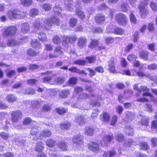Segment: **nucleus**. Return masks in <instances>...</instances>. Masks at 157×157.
Masks as SVG:
<instances>
[{"label": "nucleus", "instance_id": "obj_6", "mask_svg": "<svg viewBox=\"0 0 157 157\" xmlns=\"http://www.w3.org/2000/svg\"><path fill=\"white\" fill-rule=\"evenodd\" d=\"M138 6L140 11V15L142 18H145L149 13L147 9L141 5H139Z\"/></svg>", "mask_w": 157, "mask_h": 157}, {"label": "nucleus", "instance_id": "obj_8", "mask_svg": "<svg viewBox=\"0 0 157 157\" xmlns=\"http://www.w3.org/2000/svg\"><path fill=\"white\" fill-rule=\"evenodd\" d=\"M95 19L97 24L102 25L105 21V17L101 14H98L95 17Z\"/></svg>", "mask_w": 157, "mask_h": 157}, {"label": "nucleus", "instance_id": "obj_50", "mask_svg": "<svg viewBox=\"0 0 157 157\" xmlns=\"http://www.w3.org/2000/svg\"><path fill=\"white\" fill-rule=\"evenodd\" d=\"M130 19L131 23L136 24V19L135 16L132 13H131L130 15Z\"/></svg>", "mask_w": 157, "mask_h": 157}, {"label": "nucleus", "instance_id": "obj_11", "mask_svg": "<svg viewBox=\"0 0 157 157\" xmlns=\"http://www.w3.org/2000/svg\"><path fill=\"white\" fill-rule=\"evenodd\" d=\"M76 10V13L80 19H83L85 17V15L84 14L83 12L81 10V7L80 6L79 4L75 6Z\"/></svg>", "mask_w": 157, "mask_h": 157}, {"label": "nucleus", "instance_id": "obj_20", "mask_svg": "<svg viewBox=\"0 0 157 157\" xmlns=\"http://www.w3.org/2000/svg\"><path fill=\"white\" fill-rule=\"evenodd\" d=\"M58 147L61 150L66 151L67 149V146L66 143L64 141H60L58 143Z\"/></svg>", "mask_w": 157, "mask_h": 157}, {"label": "nucleus", "instance_id": "obj_56", "mask_svg": "<svg viewBox=\"0 0 157 157\" xmlns=\"http://www.w3.org/2000/svg\"><path fill=\"white\" fill-rule=\"evenodd\" d=\"M0 136L4 140H7L9 137V134L6 132H2L0 133Z\"/></svg>", "mask_w": 157, "mask_h": 157}, {"label": "nucleus", "instance_id": "obj_35", "mask_svg": "<svg viewBox=\"0 0 157 157\" xmlns=\"http://www.w3.org/2000/svg\"><path fill=\"white\" fill-rule=\"evenodd\" d=\"M71 2L72 0H66L65 1V3L69 10L72 11L73 9L72 7Z\"/></svg>", "mask_w": 157, "mask_h": 157}, {"label": "nucleus", "instance_id": "obj_37", "mask_svg": "<svg viewBox=\"0 0 157 157\" xmlns=\"http://www.w3.org/2000/svg\"><path fill=\"white\" fill-rule=\"evenodd\" d=\"M133 128L129 127L126 126L125 129L126 134L128 135H132L133 134Z\"/></svg>", "mask_w": 157, "mask_h": 157}, {"label": "nucleus", "instance_id": "obj_36", "mask_svg": "<svg viewBox=\"0 0 157 157\" xmlns=\"http://www.w3.org/2000/svg\"><path fill=\"white\" fill-rule=\"evenodd\" d=\"M38 10L37 9L34 8L30 11L29 15L32 17H34L38 14Z\"/></svg>", "mask_w": 157, "mask_h": 157}, {"label": "nucleus", "instance_id": "obj_1", "mask_svg": "<svg viewBox=\"0 0 157 157\" xmlns=\"http://www.w3.org/2000/svg\"><path fill=\"white\" fill-rule=\"evenodd\" d=\"M8 17L10 19H16L23 18L26 15V13L18 10H10L7 12Z\"/></svg>", "mask_w": 157, "mask_h": 157}, {"label": "nucleus", "instance_id": "obj_31", "mask_svg": "<svg viewBox=\"0 0 157 157\" xmlns=\"http://www.w3.org/2000/svg\"><path fill=\"white\" fill-rule=\"evenodd\" d=\"M77 81L78 78H77L73 77L70 78L68 80V82L70 85H74L77 84Z\"/></svg>", "mask_w": 157, "mask_h": 157}, {"label": "nucleus", "instance_id": "obj_38", "mask_svg": "<svg viewBox=\"0 0 157 157\" xmlns=\"http://www.w3.org/2000/svg\"><path fill=\"white\" fill-rule=\"evenodd\" d=\"M42 21V19H40V20H37L34 22L33 25L34 27L38 30L40 27H41L42 25L40 23V21Z\"/></svg>", "mask_w": 157, "mask_h": 157}, {"label": "nucleus", "instance_id": "obj_7", "mask_svg": "<svg viewBox=\"0 0 157 157\" xmlns=\"http://www.w3.org/2000/svg\"><path fill=\"white\" fill-rule=\"evenodd\" d=\"M83 136L80 134H78L75 135L72 139L73 142L77 145H80L83 144Z\"/></svg>", "mask_w": 157, "mask_h": 157}, {"label": "nucleus", "instance_id": "obj_2", "mask_svg": "<svg viewBox=\"0 0 157 157\" xmlns=\"http://www.w3.org/2000/svg\"><path fill=\"white\" fill-rule=\"evenodd\" d=\"M116 20L119 24L122 25H126L128 21L126 17L121 13H119L116 15Z\"/></svg>", "mask_w": 157, "mask_h": 157}, {"label": "nucleus", "instance_id": "obj_61", "mask_svg": "<svg viewBox=\"0 0 157 157\" xmlns=\"http://www.w3.org/2000/svg\"><path fill=\"white\" fill-rule=\"evenodd\" d=\"M35 90L32 89H28L26 90L25 93V94H33L35 93Z\"/></svg>", "mask_w": 157, "mask_h": 157}, {"label": "nucleus", "instance_id": "obj_13", "mask_svg": "<svg viewBox=\"0 0 157 157\" xmlns=\"http://www.w3.org/2000/svg\"><path fill=\"white\" fill-rule=\"evenodd\" d=\"M43 26V27L47 29L50 30L51 29L52 26V24L50 18L44 20Z\"/></svg>", "mask_w": 157, "mask_h": 157}, {"label": "nucleus", "instance_id": "obj_39", "mask_svg": "<svg viewBox=\"0 0 157 157\" xmlns=\"http://www.w3.org/2000/svg\"><path fill=\"white\" fill-rule=\"evenodd\" d=\"M116 139L119 142H121L124 140V136L121 133H118L115 136Z\"/></svg>", "mask_w": 157, "mask_h": 157}, {"label": "nucleus", "instance_id": "obj_41", "mask_svg": "<svg viewBox=\"0 0 157 157\" xmlns=\"http://www.w3.org/2000/svg\"><path fill=\"white\" fill-rule=\"evenodd\" d=\"M77 22V19L74 18H71L69 22L70 26L72 27H74L76 25Z\"/></svg>", "mask_w": 157, "mask_h": 157}, {"label": "nucleus", "instance_id": "obj_45", "mask_svg": "<svg viewBox=\"0 0 157 157\" xmlns=\"http://www.w3.org/2000/svg\"><path fill=\"white\" fill-rule=\"evenodd\" d=\"M52 41L54 43L58 44L61 42V38L59 36L56 35L53 37Z\"/></svg>", "mask_w": 157, "mask_h": 157}, {"label": "nucleus", "instance_id": "obj_18", "mask_svg": "<svg viewBox=\"0 0 157 157\" xmlns=\"http://www.w3.org/2000/svg\"><path fill=\"white\" fill-rule=\"evenodd\" d=\"M52 134L51 132L48 130L46 129L42 131L40 133V137H48L50 136Z\"/></svg>", "mask_w": 157, "mask_h": 157}, {"label": "nucleus", "instance_id": "obj_9", "mask_svg": "<svg viewBox=\"0 0 157 157\" xmlns=\"http://www.w3.org/2000/svg\"><path fill=\"white\" fill-rule=\"evenodd\" d=\"M77 38L74 36H71L68 37L67 36H65L63 39V44L65 43L66 44H68V42L71 44L73 43L76 40Z\"/></svg>", "mask_w": 157, "mask_h": 157}, {"label": "nucleus", "instance_id": "obj_25", "mask_svg": "<svg viewBox=\"0 0 157 157\" xmlns=\"http://www.w3.org/2000/svg\"><path fill=\"white\" fill-rule=\"evenodd\" d=\"M71 126V123L68 121L61 124L60 127L62 130L68 129Z\"/></svg>", "mask_w": 157, "mask_h": 157}, {"label": "nucleus", "instance_id": "obj_10", "mask_svg": "<svg viewBox=\"0 0 157 157\" xmlns=\"http://www.w3.org/2000/svg\"><path fill=\"white\" fill-rule=\"evenodd\" d=\"M86 43L87 40L86 38L83 36H81L78 40V46L80 48H83L85 45Z\"/></svg>", "mask_w": 157, "mask_h": 157}, {"label": "nucleus", "instance_id": "obj_54", "mask_svg": "<svg viewBox=\"0 0 157 157\" xmlns=\"http://www.w3.org/2000/svg\"><path fill=\"white\" fill-rule=\"evenodd\" d=\"M140 146L141 147L142 149L147 150L149 148L147 143L145 142H142L140 144Z\"/></svg>", "mask_w": 157, "mask_h": 157}, {"label": "nucleus", "instance_id": "obj_3", "mask_svg": "<svg viewBox=\"0 0 157 157\" xmlns=\"http://www.w3.org/2000/svg\"><path fill=\"white\" fill-rule=\"evenodd\" d=\"M17 28L15 26H10L5 29L4 33L5 36H12L14 35L17 31Z\"/></svg>", "mask_w": 157, "mask_h": 157}, {"label": "nucleus", "instance_id": "obj_42", "mask_svg": "<svg viewBox=\"0 0 157 157\" xmlns=\"http://www.w3.org/2000/svg\"><path fill=\"white\" fill-rule=\"evenodd\" d=\"M98 41L96 40H93L91 42L90 44L88 46L89 47L91 48H93L95 47L98 44Z\"/></svg>", "mask_w": 157, "mask_h": 157}, {"label": "nucleus", "instance_id": "obj_63", "mask_svg": "<svg viewBox=\"0 0 157 157\" xmlns=\"http://www.w3.org/2000/svg\"><path fill=\"white\" fill-rule=\"evenodd\" d=\"M86 70L89 72V75L90 77H92L95 74V71L92 69L87 68L86 69Z\"/></svg>", "mask_w": 157, "mask_h": 157}, {"label": "nucleus", "instance_id": "obj_64", "mask_svg": "<svg viewBox=\"0 0 157 157\" xmlns=\"http://www.w3.org/2000/svg\"><path fill=\"white\" fill-rule=\"evenodd\" d=\"M43 9L46 11H48L51 8V6L48 4H45L44 5L42 6Z\"/></svg>", "mask_w": 157, "mask_h": 157}, {"label": "nucleus", "instance_id": "obj_59", "mask_svg": "<svg viewBox=\"0 0 157 157\" xmlns=\"http://www.w3.org/2000/svg\"><path fill=\"white\" fill-rule=\"evenodd\" d=\"M133 143L132 140H128L126 141L124 145L125 147H129Z\"/></svg>", "mask_w": 157, "mask_h": 157}, {"label": "nucleus", "instance_id": "obj_30", "mask_svg": "<svg viewBox=\"0 0 157 157\" xmlns=\"http://www.w3.org/2000/svg\"><path fill=\"white\" fill-rule=\"evenodd\" d=\"M148 53L147 51H142L140 52L139 54L140 57L143 59L145 60L147 59L148 55Z\"/></svg>", "mask_w": 157, "mask_h": 157}, {"label": "nucleus", "instance_id": "obj_60", "mask_svg": "<svg viewBox=\"0 0 157 157\" xmlns=\"http://www.w3.org/2000/svg\"><path fill=\"white\" fill-rule=\"evenodd\" d=\"M137 58V57L135 55L131 54L128 56V59L130 61H132L135 60Z\"/></svg>", "mask_w": 157, "mask_h": 157}, {"label": "nucleus", "instance_id": "obj_14", "mask_svg": "<svg viewBox=\"0 0 157 157\" xmlns=\"http://www.w3.org/2000/svg\"><path fill=\"white\" fill-rule=\"evenodd\" d=\"M100 119L101 120L104 122L109 121L110 120V116L107 113L103 112L100 115Z\"/></svg>", "mask_w": 157, "mask_h": 157}, {"label": "nucleus", "instance_id": "obj_5", "mask_svg": "<svg viewBox=\"0 0 157 157\" xmlns=\"http://www.w3.org/2000/svg\"><path fill=\"white\" fill-rule=\"evenodd\" d=\"M103 144L101 142L100 144L98 143L92 142L88 144L89 149L95 152H98L99 151V147Z\"/></svg>", "mask_w": 157, "mask_h": 157}, {"label": "nucleus", "instance_id": "obj_24", "mask_svg": "<svg viewBox=\"0 0 157 157\" xmlns=\"http://www.w3.org/2000/svg\"><path fill=\"white\" fill-rule=\"evenodd\" d=\"M69 93L70 92L69 90H63L60 92L59 96L62 98H65L68 96Z\"/></svg>", "mask_w": 157, "mask_h": 157}, {"label": "nucleus", "instance_id": "obj_48", "mask_svg": "<svg viewBox=\"0 0 157 157\" xmlns=\"http://www.w3.org/2000/svg\"><path fill=\"white\" fill-rule=\"evenodd\" d=\"M38 132L37 127L36 126H34L31 128L30 134L32 135H36Z\"/></svg>", "mask_w": 157, "mask_h": 157}, {"label": "nucleus", "instance_id": "obj_47", "mask_svg": "<svg viewBox=\"0 0 157 157\" xmlns=\"http://www.w3.org/2000/svg\"><path fill=\"white\" fill-rule=\"evenodd\" d=\"M150 6L154 11H157V3L151 1L150 4Z\"/></svg>", "mask_w": 157, "mask_h": 157}, {"label": "nucleus", "instance_id": "obj_33", "mask_svg": "<svg viewBox=\"0 0 157 157\" xmlns=\"http://www.w3.org/2000/svg\"><path fill=\"white\" fill-rule=\"evenodd\" d=\"M20 1L22 4L27 6H30L32 2V0H20Z\"/></svg>", "mask_w": 157, "mask_h": 157}, {"label": "nucleus", "instance_id": "obj_12", "mask_svg": "<svg viewBox=\"0 0 157 157\" xmlns=\"http://www.w3.org/2000/svg\"><path fill=\"white\" fill-rule=\"evenodd\" d=\"M115 63L113 60H111L108 63V69L111 72L113 73H116L115 67Z\"/></svg>", "mask_w": 157, "mask_h": 157}, {"label": "nucleus", "instance_id": "obj_22", "mask_svg": "<svg viewBox=\"0 0 157 157\" xmlns=\"http://www.w3.org/2000/svg\"><path fill=\"white\" fill-rule=\"evenodd\" d=\"M44 149V147L43 146V144L41 142L38 143L37 144L35 149L36 151L39 152L43 151Z\"/></svg>", "mask_w": 157, "mask_h": 157}, {"label": "nucleus", "instance_id": "obj_58", "mask_svg": "<svg viewBox=\"0 0 157 157\" xmlns=\"http://www.w3.org/2000/svg\"><path fill=\"white\" fill-rule=\"evenodd\" d=\"M52 79V77L47 76L41 78L42 81L44 83L48 82Z\"/></svg>", "mask_w": 157, "mask_h": 157}, {"label": "nucleus", "instance_id": "obj_51", "mask_svg": "<svg viewBox=\"0 0 157 157\" xmlns=\"http://www.w3.org/2000/svg\"><path fill=\"white\" fill-rule=\"evenodd\" d=\"M117 117L114 115L112 118L110 124L111 125L114 126L117 121Z\"/></svg>", "mask_w": 157, "mask_h": 157}, {"label": "nucleus", "instance_id": "obj_53", "mask_svg": "<svg viewBox=\"0 0 157 157\" xmlns=\"http://www.w3.org/2000/svg\"><path fill=\"white\" fill-rule=\"evenodd\" d=\"M128 5L127 3H123L121 5V9L123 12H126L128 10Z\"/></svg>", "mask_w": 157, "mask_h": 157}, {"label": "nucleus", "instance_id": "obj_43", "mask_svg": "<svg viewBox=\"0 0 157 157\" xmlns=\"http://www.w3.org/2000/svg\"><path fill=\"white\" fill-rule=\"evenodd\" d=\"M124 32V30L119 27L116 28L114 30V33L117 34L122 35Z\"/></svg>", "mask_w": 157, "mask_h": 157}, {"label": "nucleus", "instance_id": "obj_16", "mask_svg": "<svg viewBox=\"0 0 157 157\" xmlns=\"http://www.w3.org/2000/svg\"><path fill=\"white\" fill-rule=\"evenodd\" d=\"M113 137L112 136L106 135L104 136L102 139L103 142L104 143V145H107L113 139Z\"/></svg>", "mask_w": 157, "mask_h": 157}, {"label": "nucleus", "instance_id": "obj_55", "mask_svg": "<svg viewBox=\"0 0 157 157\" xmlns=\"http://www.w3.org/2000/svg\"><path fill=\"white\" fill-rule=\"evenodd\" d=\"M53 10L56 14H57L58 15L60 14V11H61V9L58 5L55 6V7L53 8Z\"/></svg>", "mask_w": 157, "mask_h": 157}, {"label": "nucleus", "instance_id": "obj_52", "mask_svg": "<svg viewBox=\"0 0 157 157\" xmlns=\"http://www.w3.org/2000/svg\"><path fill=\"white\" fill-rule=\"evenodd\" d=\"M132 71L134 72V73L132 74V75H136V74L138 76L140 77H143L145 75V74L144 72L142 71H139L138 72H136L135 70H133Z\"/></svg>", "mask_w": 157, "mask_h": 157}, {"label": "nucleus", "instance_id": "obj_27", "mask_svg": "<svg viewBox=\"0 0 157 157\" xmlns=\"http://www.w3.org/2000/svg\"><path fill=\"white\" fill-rule=\"evenodd\" d=\"M7 44L10 46H14L19 44V43L15 40L11 39L8 40L7 42Z\"/></svg>", "mask_w": 157, "mask_h": 157}, {"label": "nucleus", "instance_id": "obj_23", "mask_svg": "<svg viewBox=\"0 0 157 157\" xmlns=\"http://www.w3.org/2000/svg\"><path fill=\"white\" fill-rule=\"evenodd\" d=\"M85 119L84 117L81 116H77L75 118L76 122L78 123V124H84L85 122Z\"/></svg>", "mask_w": 157, "mask_h": 157}, {"label": "nucleus", "instance_id": "obj_19", "mask_svg": "<svg viewBox=\"0 0 157 157\" xmlns=\"http://www.w3.org/2000/svg\"><path fill=\"white\" fill-rule=\"evenodd\" d=\"M93 129L90 127H86L85 129V133L88 136H91L94 133Z\"/></svg>", "mask_w": 157, "mask_h": 157}, {"label": "nucleus", "instance_id": "obj_21", "mask_svg": "<svg viewBox=\"0 0 157 157\" xmlns=\"http://www.w3.org/2000/svg\"><path fill=\"white\" fill-rule=\"evenodd\" d=\"M27 54L31 56H35L38 55L39 51H36L31 49H29L27 51Z\"/></svg>", "mask_w": 157, "mask_h": 157}, {"label": "nucleus", "instance_id": "obj_62", "mask_svg": "<svg viewBox=\"0 0 157 157\" xmlns=\"http://www.w3.org/2000/svg\"><path fill=\"white\" fill-rule=\"evenodd\" d=\"M58 52L57 54H58V56L63 54V52L61 50V48L59 47H57L54 50V52Z\"/></svg>", "mask_w": 157, "mask_h": 157}, {"label": "nucleus", "instance_id": "obj_4", "mask_svg": "<svg viewBox=\"0 0 157 157\" xmlns=\"http://www.w3.org/2000/svg\"><path fill=\"white\" fill-rule=\"evenodd\" d=\"M11 115V120L13 122H17L22 117V113L19 111H12Z\"/></svg>", "mask_w": 157, "mask_h": 157}, {"label": "nucleus", "instance_id": "obj_32", "mask_svg": "<svg viewBox=\"0 0 157 157\" xmlns=\"http://www.w3.org/2000/svg\"><path fill=\"white\" fill-rule=\"evenodd\" d=\"M46 144L48 147H52L55 146L56 144V142L53 140L49 139L47 140Z\"/></svg>", "mask_w": 157, "mask_h": 157}, {"label": "nucleus", "instance_id": "obj_34", "mask_svg": "<svg viewBox=\"0 0 157 157\" xmlns=\"http://www.w3.org/2000/svg\"><path fill=\"white\" fill-rule=\"evenodd\" d=\"M86 63V61L85 60L78 59L74 61L73 62V63L75 64L83 66L85 65Z\"/></svg>", "mask_w": 157, "mask_h": 157}, {"label": "nucleus", "instance_id": "obj_29", "mask_svg": "<svg viewBox=\"0 0 157 157\" xmlns=\"http://www.w3.org/2000/svg\"><path fill=\"white\" fill-rule=\"evenodd\" d=\"M43 102L41 101L34 100L32 101L31 103L33 107H36L38 108L42 104Z\"/></svg>", "mask_w": 157, "mask_h": 157}, {"label": "nucleus", "instance_id": "obj_28", "mask_svg": "<svg viewBox=\"0 0 157 157\" xmlns=\"http://www.w3.org/2000/svg\"><path fill=\"white\" fill-rule=\"evenodd\" d=\"M52 24H55L58 26H59L60 22L59 19L56 17H50Z\"/></svg>", "mask_w": 157, "mask_h": 157}, {"label": "nucleus", "instance_id": "obj_57", "mask_svg": "<svg viewBox=\"0 0 157 157\" xmlns=\"http://www.w3.org/2000/svg\"><path fill=\"white\" fill-rule=\"evenodd\" d=\"M89 63H92L94 62L96 60V57L94 56L91 57H86V58Z\"/></svg>", "mask_w": 157, "mask_h": 157}, {"label": "nucleus", "instance_id": "obj_15", "mask_svg": "<svg viewBox=\"0 0 157 157\" xmlns=\"http://www.w3.org/2000/svg\"><path fill=\"white\" fill-rule=\"evenodd\" d=\"M17 97L13 94L8 95L6 98V100L9 102H13L17 99Z\"/></svg>", "mask_w": 157, "mask_h": 157}, {"label": "nucleus", "instance_id": "obj_26", "mask_svg": "<svg viewBox=\"0 0 157 157\" xmlns=\"http://www.w3.org/2000/svg\"><path fill=\"white\" fill-rule=\"evenodd\" d=\"M66 80L64 77H59L55 79V82L56 84H61L64 83Z\"/></svg>", "mask_w": 157, "mask_h": 157}, {"label": "nucleus", "instance_id": "obj_46", "mask_svg": "<svg viewBox=\"0 0 157 157\" xmlns=\"http://www.w3.org/2000/svg\"><path fill=\"white\" fill-rule=\"evenodd\" d=\"M31 45L33 48H40V43L36 40L33 41L31 43Z\"/></svg>", "mask_w": 157, "mask_h": 157}, {"label": "nucleus", "instance_id": "obj_49", "mask_svg": "<svg viewBox=\"0 0 157 157\" xmlns=\"http://www.w3.org/2000/svg\"><path fill=\"white\" fill-rule=\"evenodd\" d=\"M56 110L57 113L60 115L63 114L66 112V110L63 108H57Z\"/></svg>", "mask_w": 157, "mask_h": 157}, {"label": "nucleus", "instance_id": "obj_17", "mask_svg": "<svg viewBox=\"0 0 157 157\" xmlns=\"http://www.w3.org/2000/svg\"><path fill=\"white\" fill-rule=\"evenodd\" d=\"M29 29V25L27 23H24L21 25V32L25 33L28 32Z\"/></svg>", "mask_w": 157, "mask_h": 157}, {"label": "nucleus", "instance_id": "obj_40", "mask_svg": "<svg viewBox=\"0 0 157 157\" xmlns=\"http://www.w3.org/2000/svg\"><path fill=\"white\" fill-rule=\"evenodd\" d=\"M38 37L40 40L43 41H46L47 40L46 35L45 33H39Z\"/></svg>", "mask_w": 157, "mask_h": 157}, {"label": "nucleus", "instance_id": "obj_44", "mask_svg": "<svg viewBox=\"0 0 157 157\" xmlns=\"http://www.w3.org/2000/svg\"><path fill=\"white\" fill-rule=\"evenodd\" d=\"M149 122V120L147 117H144L143 119H142L140 121L142 125L146 126H148Z\"/></svg>", "mask_w": 157, "mask_h": 157}]
</instances>
